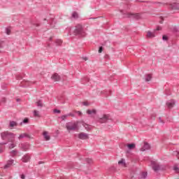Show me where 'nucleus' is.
Masks as SVG:
<instances>
[{
    "label": "nucleus",
    "mask_w": 179,
    "mask_h": 179,
    "mask_svg": "<svg viewBox=\"0 0 179 179\" xmlns=\"http://www.w3.org/2000/svg\"><path fill=\"white\" fill-rule=\"evenodd\" d=\"M86 162L88 164H92V163H93V160L90 158H87Z\"/></svg>",
    "instance_id": "obj_34"
},
{
    "label": "nucleus",
    "mask_w": 179,
    "mask_h": 179,
    "mask_svg": "<svg viewBox=\"0 0 179 179\" xmlns=\"http://www.w3.org/2000/svg\"><path fill=\"white\" fill-rule=\"evenodd\" d=\"M1 129H2V128H1V127H0V131H1Z\"/></svg>",
    "instance_id": "obj_58"
},
{
    "label": "nucleus",
    "mask_w": 179,
    "mask_h": 179,
    "mask_svg": "<svg viewBox=\"0 0 179 179\" xmlns=\"http://www.w3.org/2000/svg\"><path fill=\"white\" fill-rule=\"evenodd\" d=\"M25 178H26V176H25L24 175H23V174L21 175V178H22V179H24Z\"/></svg>",
    "instance_id": "obj_50"
},
{
    "label": "nucleus",
    "mask_w": 179,
    "mask_h": 179,
    "mask_svg": "<svg viewBox=\"0 0 179 179\" xmlns=\"http://www.w3.org/2000/svg\"><path fill=\"white\" fill-rule=\"evenodd\" d=\"M29 122V119L25 118L22 122H21L20 125H22V124H27Z\"/></svg>",
    "instance_id": "obj_33"
},
{
    "label": "nucleus",
    "mask_w": 179,
    "mask_h": 179,
    "mask_svg": "<svg viewBox=\"0 0 179 179\" xmlns=\"http://www.w3.org/2000/svg\"><path fill=\"white\" fill-rule=\"evenodd\" d=\"M162 40H164V41H167V40H169V38L167 37V36L164 35V36H162Z\"/></svg>",
    "instance_id": "obj_39"
},
{
    "label": "nucleus",
    "mask_w": 179,
    "mask_h": 179,
    "mask_svg": "<svg viewBox=\"0 0 179 179\" xmlns=\"http://www.w3.org/2000/svg\"><path fill=\"white\" fill-rule=\"evenodd\" d=\"M56 43V45H61V44H62V41H61V39H57L55 41Z\"/></svg>",
    "instance_id": "obj_30"
},
{
    "label": "nucleus",
    "mask_w": 179,
    "mask_h": 179,
    "mask_svg": "<svg viewBox=\"0 0 179 179\" xmlns=\"http://www.w3.org/2000/svg\"><path fill=\"white\" fill-rule=\"evenodd\" d=\"M78 138L79 139H83V140L89 139V135L86 133L82 132L78 134Z\"/></svg>",
    "instance_id": "obj_9"
},
{
    "label": "nucleus",
    "mask_w": 179,
    "mask_h": 179,
    "mask_svg": "<svg viewBox=\"0 0 179 179\" xmlns=\"http://www.w3.org/2000/svg\"><path fill=\"white\" fill-rule=\"evenodd\" d=\"M177 157H178V159H179V151L178 152Z\"/></svg>",
    "instance_id": "obj_51"
},
{
    "label": "nucleus",
    "mask_w": 179,
    "mask_h": 179,
    "mask_svg": "<svg viewBox=\"0 0 179 179\" xmlns=\"http://www.w3.org/2000/svg\"><path fill=\"white\" fill-rule=\"evenodd\" d=\"M67 131H78L79 129V121L69 122L66 124Z\"/></svg>",
    "instance_id": "obj_2"
},
{
    "label": "nucleus",
    "mask_w": 179,
    "mask_h": 179,
    "mask_svg": "<svg viewBox=\"0 0 179 179\" xmlns=\"http://www.w3.org/2000/svg\"><path fill=\"white\" fill-rule=\"evenodd\" d=\"M31 83L30 81H22L21 83V86H22V87H29Z\"/></svg>",
    "instance_id": "obj_15"
},
{
    "label": "nucleus",
    "mask_w": 179,
    "mask_h": 179,
    "mask_svg": "<svg viewBox=\"0 0 179 179\" xmlns=\"http://www.w3.org/2000/svg\"><path fill=\"white\" fill-rule=\"evenodd\" d=\"M87 114H88V115H96V114H97V110H96V109H88L87 110Z\"/></svg>",
    "instance_id": "obj_14"
},
{
    "label": "nucleus",
    "mask_w": 179,
    "mask_h": 179,
    "mask_svg": "<svg viewBox=\"0 0 179 179\" xmlns=\"http://www.w3.org/2000/svg\"><path fill=\"white\" fill-rule=\"evenodd\" d=\"M127 148L128 149H129V150H132V149H135V144L134 143L127 144Z\"/></svg>",
    "instance_id": "obj_25"
},
{
    "label": "nucleus",
    "mask_w": 179,
    "mask_h": 179,
    "mask_svg": "<svg viewBox=\"0 0 179 179\" xmlns=\"http://www.w3.org/2000/svg\"><path fill=\"white\" fill-rule=\"evenodd\" d=\"M83 106H89V103H87V102H83Z\"/></svg>",
    "instance_id": "obj_47"
},
{
    "label": "nucleus",
    "mask_w": 179,
    "mask_h": 179,
    "mask_svg": "<svg viewBox=\"0 0 179 179\" xmlns=\"http://www.w3.org/2000/svg\"><path fill=\"white\" fill-rule=\"evenodd\" d=\"M157 31H159V30H162V27H157V29H156Z\"/></svg>",
    "instance_id": "obj_48"
},
{
    "label": "nucleus",
    "mask_w": 179,
    "mask_h": 179,
    "mask_svg": "<svg viewBox=\"0 0 179 179\" xmlns=\"http://www.w3.org/2000/svg\"><path fill=\"white\" fill-rule=\"evenodd\" d=\"M34 117H40V112L36 110H34Z\"/></svg>",
    "instance_id": "obj_28"
},
{
    "label": "nucleus",
    "mask_w": 179,
    "mask_h": 179,
    "mask_svg": "<svg viewBox=\"0 0 179 179\" xmlns=\"http://www.w3.org/2000/svg\"><path fill=\"white\" fill-rule=\"evenodd\" d=\"M68 117H75V114L70 113L69 114H67Z\"/></svg>",
    "instance_id": "obj_42"
},
{
    "label": "nucleus",
    "mask_w": 179,
    "mask_h": 179,
    "mask_svg": "<svg viewBox=\"0 0 179 179\" xmlns=\"http://www.w3.org/2000/svg\"><path fill=\"white\" fill-rule=\"evenodd\" d=\"M38 26H40L39 24H36V27H38Z\"/></svg>",
    "instance_id": "obj_57"
},
{
    "label": "nucleus",
    "mask_w": 179,
    "mask_h": 179,
    "mask_svg": "<svg viewBox=\"0 0 179 179\" xmlns=\"http://www.w3.org/2000/svg\"><path fill=\"white\" fill-rule=\"evenodd\" d=\"M13 159L8 160L7 162V164L4 166V169H9V167H10L12 164H13Z\"/></svg>",
    "instance_id": "obj_16"
},
{
    "label": "nucleus",
    "mask_w": 179,
    "mask_h": 179,
    "mask_svg": "<svg viewBox=\"0 0 179 179\" xmlns=\"http://www.w3.org/2000/svg\"><path fill=\"white\" fill-rule=\"evenodd\" d=\"M19 148L22 149L24 152H27L30 149V144L29 143H21L19 145Z\"/></svg>",
    "instance_id": "obj_6"
},
{
    "label": "nucleus",
    "mask_w": 179,
    "mask_h": 179,
    "mask_svg": "<svg viewBox=\"0 0 179 179\" xmlns=\"http://www.w3.org/2000/svg\"><path fill=\"white\" fill-rule=\"evenodd\" d=\"M17 101H20V99H17Z\"/></svg>",
    "instance_id": "obj_55"
},
{
    "label": "nucleus",
    "mask_w": 179,
    "mask_h": 179,
    "mask_svg": "<svg viewBox=\"0 0 179 179\" xmlns=\"http://www.w3.org/2000/svg\"><path fill=\"white\" fill-rule=\"evenodd\" d=\"M82 125L83 127H84V128H85L87 131H90V129H92V128L90 127V125L86 124L84 122L82 123Z\"/></svg>",
    "instance_id": "obj_20"
},
{
    "label": "nucleus",
    "mask_w": 179,
    "mask_h": 179,
    "mask_svg": "<svg viewBox=\"0 0 179 179\" xmlns=\"http://www.w3.org/2000/svg\"><path fill=\"white\" fill-rule=\"evenodd\" d=\"M0 145H1V146H3V145H8V142L1 143Z\"/></svg>",
    "instance_id": "obj_45"
},
{
    "label": "nucleus",
    "mask_w": 179,
    "mask_h": 179,
    "mask_svg": "<svg viewBox=\"0 0 179 179\" xmlns=\"http://www.w3.org/2000/svg\"><path fill=\"white\" fill-rule=\"evenodd\" d=\"M146 177H148V172H142L140 176V178L143 179V178H146Z\"/></svg>",
    "instance_id": "obj_23"
},
{
    "label": "nucleus",
    "mask_w": 179,
    "mask_h": 179,
    "mask_svg": "<svg viewBox=\"0 0 179 179\" xmlns=\"http://www.w3.org/2000/svg\"><path fill=\"white\" fill-rule=\"evenodd\" d=\"M8 148L9 149H13V148H16V144H15L13 142H11V143L8 145Z\"/></svg>",
    "instance_id": "obj_27"
},
{
    "label": "nucleus",
    "mask_w": 179,
    "mask_h": 179,
    "mask_svg": "<svg viewBox=\"0 0 179 179\" xmlns=\"http://www.w3.org/2000/svg\"><path fill=\"white\" fill-rule=\"evenodd\" d=\"M73 34L75 36H79V37H85L86 36V31L81 24H77L74 29Z\"/></svg>",
    "instance_id": "obj_3"
},
{
    "label": "nucleus",
    "mask_w": 179,
    "mask_h": 179,
    "mask_svg": "<svg viewBox=\"0 0 179 179\" xmlns=\"http://www.w3.org/2000/svg\"><path fill=\"white\" fill-rule=\"evenodd\" d=\"M1 101H2V103H5V101H6V99L3 98V99H1Z\"/></svg>",
    "instance_id": "obj_46"
},
{
    "label": "nucleus",
    "mask_w": 179,
    "mask_h": 179,
    "mask_svg": "<svg viewBox=\"0 0 179 179\" xmlns=\"http://www.w3.org/2000/svg\"><path fill=\"white\" fill-rule=\"evenodd\" d=\"M22 161L23 163H27L28 162H30V155L28 154L24 155L22 158Z\"/></svg>",
    "instance_id": "obj_13"
},
{
    "label": "nucleus",
    "mask_w": 179,
    "mask_h": 179,
    "mask_svg": "<svg viewBox=\"0 0 179 179\" xmlns=\"http://www.w3.org/2000/svg\"><path fill=\"white\" fill-rule=\"evenodd\" d=\"M6 34H8L9 36V34H10V29L6 28Z\"/></svg>",
    "instance_id": "obj_37"
},
{
    "label": "nucleus",
    "mask_w": 179,
    "mask_h": 179,
    "mask_svg": "<svg viewBox=\"0 0 179 179\" xmlns=\"http://www.w3.org/2000/svg\"><path fill=\"white\" fill-rule=\"evenodd\" d=\"M51 79H52V80H54L55 82H59V80H61V77L59 76V75H58V73H55L52 76Z\"/></svg>",
    "instance_id": "obj_10"
},
{
    "label": "nucleus",
    "mask_w": 179,
    "mask_h": 179,
    "mask_svg": "<svg viewBox=\"0 0 179 179\" xmlns=\"http://www.w3.org/2000/svg\"><path fill=\"white\" fill-rule=\"evenodd\" d=\"M44 20H47V19L45 18Z\"/></svg>",
    "instance_id": "obj_59"
},
{
    "label": "nucleus",
    "mask_w": 179,
    "mask_h": 179,
    "mask_svg": "<svg viewBox=\"0 0 179 179\" xmlns=\"http://www.w3.org/2000/svg\"><path fill=\"white\" fill-rule=\"evenodd\" d=\"M10 153V156H12V157H15V156H16L17 155V150H13Z\"/></svg>",
    "instance_id": "obj_26"
},
{
    "label": "nucleus",
    "mask_w": 179,
    "mask_h": 179,
    "mask_svg": "<svg viewBox=\"0 0 179 179\" xmlns=\"http://www.w3.org/2000/svg\"><path fill=\"white\" fill-rule=\"evenodd\" d=\"M101 52H103V48H102V46H100L99 48V53L101 54Z\"/></svg>",
    "instance_id": "obj_40"
},
{
    "label": "nucleus",
    "mask_w": 179,
    "mask_h": 179,
    "mask_svg": "<svg viewBox=\"0 0 179 179\" xmlns=\"http://www.w3.org/2000/svg\"><path fill=\"white\" fill-rule=\"evenodd\" d=\"M36 106L38 107L39 108H43L44 106V103H43V101L41 100L36 101Z\"/></svg>",
    "instance_id": "obj_18"
},
{
    "label": "nucleus",
    "mask_w": 179,
    "mask_h": 179,
    "mask_svg": "<svg viewBox=\"0 0 179 179\" xmlns=\"http://www.w3.org/2000/svg\"><path fill=\"white\" fill-rule=\"evenodd\" d=\"M170 8L172 10H178L179 9V3H173L170 4Z\"/></svg>",
    "instance_id": "obj_12"
},
{
    "label": "nucleus",
    "mask_w": 179,
    "mask_h": 179,
    "mask_svg": "<svg viewBox=\"0 0 179 179\" xmlns=\"http://www.w3.org/2000/svg\"><path fill=\"white\" fill-rule=\"evenodd\" d=\"M166 105L168 107V108H173V107L176 106V100L174 99L169 100L166 101Z\"/></svg>",
    "instance_id": "obj_7"
},
{
    "label": "nucleus",
    "mask_w": 179,
    "mask_h": 179,
    "mask_svg": "<svg viewBox=\"0 0 179 179\" xmlns=\"http://www.w3.org/2000/svg\"><path fill=\"white\" fill-rule=\"evenodd\" d=\"M3 47V41L0 42V48H2Z\"/></svg>",
    "instance_id": "obj_44"
},
{
    "label": "nucleus",
    "mask_w": 179,
    "mask_h": 179,
    "mask_svg": "<svg viewBox=\"0 0 179 179\" xmlns=\"http://www.w3.org/2000/svg\"><path fill=\"white\" fill-rule=\"evenodd\" d=\"M159 122H162V124H164V122L162 120V117H159Z\"/></svg>",
    "instance_id": "obj_49"
},
{
    "label": "nucleus",
    "mask_w": 179,
    "mask_h": 179,
    "mask_svg": "<svg viewBox=\"0 0 179 179\" xmlns=\"http://www.w3.org/2000/svg\"><path fill=\"white\" fill-rule=\"evenodd\" d=\"M110 120V115H103L102 117H99L96 120L97 122L100 124H106Z\"/></svg>",
    "instance_id": "obj_4"
},
{
    "label": "nucleus",
    "mask_w": 179,
    "mask_h": 179,
    "mask_svg": "<svg viewBox=\"0 0 179 179\" xmlns=\"http://www.w3.org/2000/svg\"><path fill=\"white\" fill-rule=\"evenodd\" d=\"M118 164H122V166H125V160L122 159L120 161L118 162Z\"/></svg>",
    "instance_id": "obj_31"
},
{
    "label": "nucleus",
    "mask_w": 179,
    "mask_h": 179,
    "mask_svg": "<svg viewBox=\"0 0 179 179\" xmlns=\"http://www.w3.org/2000/svg\"><path fill=\"white\" fill-rule=\"evenodd\" d=\"M126 17H133L134 19H136L138 20L141 19V14L127 13Z\"/></svg>",
    "instance_id": "obj_8"
},
{
    "label": "nucleus",
    "mask_w": 179,
    "mask_h": 179,
    "mask_svg": "<svg viewBox=\"0 0 179 179\" xmlns=\"http://www.w3.org/2000/svg\"><path fill=\"white\" fill-rule=\"evenodd\" d=\"M173 170H174V171H176V173H178L179 169H178V167H177V166H174Z\"/></svg>",
    "instance_id": "obj_43"
},
{
    "label": "nucleus",
    "mask_w": 179,
    "mask_h": 179,
    "mask_svg": "<svg viewBox=\"0 0 179 179\" xmlns=\"http://www.w3.org/2000/svg\"><path fill=\"white\" fill-rule=\"evenodd\" d=\"M43 135L45 140L50 141V139H51V137L48 135V131H43Z\"/></svg>",
    "instance_id": "obj_17"
},
{
    "label": "nucleus",
    "mask_w": 179,
    "mask_h": 179,
    "mask_svg": "<svg viewBox=\"0 0 179 179\" xmlns=\"http://www.w3.org/2000/svg\"><path fill=\"white\" fill-rule=\"evenodd\" d=\"M54 113H57V114H59V113H61V110H58V109H55V110H54Z\"/></svg>",
    "instance_id": "obj_41"
},
{
    "label": "nucleus",
    "mask_w": 179,
    "mask_h": 179,
    "mask_svg": "<svg viewBox=\"0 0 179 179\" xmlns=\"http://www.w3.org/2000/svg\"><path fill=\"white\" fill-rule=\"evenodd\" d=\"M71 17H73V19H78V17H79V15L76 13V11H74L71 15Z\"/></svg>",
    "instance_id": "obj_24"
},
{
    "label": "nucleus",
    "mask_w": 179,
    "mask_h": 179,
    "mask_svg": "<svg viewBox=\"0 0 179 179\" xmlns=\"http://www.w3.org/2000/svg\"><path fill=\"white\" fill-rule=\"evenodd\" d=\"M27 137V134H22L20 135V136L18 137V139H23V138H26Z\"/></svg>",
    "instance_id": "obj_29"
},
{
    "label": "nucleus",
    "mask_w": 179,
    "mask_h": 179,
    "mask_svg": "<svg viewBox=\"0 0 179 179\" xmlns=\"http://www.w3.org/2000/svg\"><path fill=\"white\" fill-rule=\"evenodd\" d=\"M0 179H2V178H0Z\"/></svg>",
    "instance_id": "obj_60"
},
{
    "label": "nucleus",
    "mask_w": 179,
    "mask_h": 179,
    "mask_svg": "<svg viewBox=\"0 0 179 179\" xmlns=\"http://www.w3.org/2000/svg\"><path fill=\"white\" fill-rule=\"evenodd\" d=\"M74 113L76 114H78L80 117L82 115V112H80L79 110H75Z\"/></svg>",
    "instance_id": "obj_38"
},
{
    "label": "nucleus",
    "mask_w": 179,
    "mask_h": 179,
    "mask_svg": "<svg viewBox=\"0 0 179 179\" xmlns=\"http://www.w3.org/2000/svg\"><path fill=\"white\" fill-rule=\"evenodd\" d=\"M17 79H22V77L21 76H17Z\"/></svg>",
    "instance_id": "obj_53"
},
{
    "label": "nucleus",
    "mask_w": 179,
    "mask_h": 179,
    "mask_svg": "<svg viewBox=\"0 0 179 179\" xmlns=\"http://www.w3.org/2000/svg\"><path fill=\"white\" fill-rule=\"evenodd\" d=\"M51 40H52V37H50V38H49V41H51Z\"/></svg>",
    "instance_id": "obj_54"
},
{
    "label": "nucleus",
    "mask_w": 179,
    "mask_h": 179,
    "mask_svg": "<svg viewBox=\"0 0 179 179\" xmlns=\"http://www.w3.org/2000/svg\"><path fill=\"white\" fill-rule=\"evenodd\" d=\"M41 163H43V162H40L38 163V164H41Z\"/></svg>",
    "instance_id": "obj_56"
},
{
    "label": "nucleus",
    "mask_w": 179,
    "mask_h": 179,
    "mask_svg": "<svg viewBox=\"0 0 179 179\" xmlns=\"http://www.w3.org/2000/svg\"><path fill=\"white\" fill-rule=\"evenodd\" d=\"M145 82H150V80H152V75L146 74L145 76Z\"/></svg>",
    "instance_id": "obj_19"
},
{
    "label": "nucleus",
    "mask_w": 179,
    "mask_h": 179,
    "mask_svg": "<svg viewBox=\"0 0 179 179\" xmlns=\"http://www.w3.org/2000/svg\"><path fill=\"white\" fill-rule=\"evenodd\" d=\"M68 114L67 115H62V117H61V119H62V121H65V120H66V118H68Z\"/></svg>",
    "instance_id": "obj_32"
},
{
    "label": "nucleus",
    "mask_w": 179,
    "mask_h": 179,
    "mask_svg": "<svg viewBox=\"0 0 179 179\" xmlns=\"http://www.w3.org/2000/svg\"><path fill=\"white\" fill-rule=\"evenodd\" d=\"M152 169L154 171H159L160 170H163V168H162V165L159 164V163L153 161L152 162Z\"/></svg>",
    "instance_id": "obj_5"
},
{
    "label": "nucleus",
    "mask_w": 179,
    "mask_h": 179,
    "mask_svg": "<svg viewBox=\"0 0 179 179\" xmlns=\"http://www.w3.org/2000/svg\"><path fill=\"white\" fill-rule=\"evenodd\" d=\"M15 134L10 131H3L1 133V138L3 141H8V142H15Z\"/></svg>",
    "instance_id": "obj_1"
},
{
    "label": "nucleus",
    "mask_w": 179,
    "mask_h": 179,
    "mask_svg": "<svg viewBox=\"0 0 179 179\" xmlns=\"http://www.w3.org/2000/svg\"><path fill=\"white\" fill-rule=\"evenodd\" d=\"M4 150H5V147L0 145V154L3 153Z\"/></svg>",
    "instance_id": "obj_35"
},
{
    "label": "nucleus",
    "mask_w": 179,
    "mask_h": 179,
    "mask_svg": "<svg viewBox=\"0 0 179 179\" xmlns=\"http://www.w3.org/2000/svg\"><path fill=\"white\" fill-rule=\"evenodd\" d=\"M83 59H85V61H87V57H83Z\"/></svg>",
    "instance_id": "obj_52"
},
{
    "label": "nucleus",
    "mask_w": 179,
    "mask_h": 179,
    "mask_svg": "<svg viewBox=\"0 0 179 179\" xmlns=\"http://www.w3.org/2000/svg\"><path fill=\"white\" fill-rule=\"evenodd\" d=\"M150 149V145L148 143H144L143 146L140 149L141 152H145V150H149Z\"/></svg>",
    "instance_id": "obj_11"
},
{
    "label": "nucleus",
    "mask_w": 179,
    "mask_h": 179,
    "mask_svg": "<svg viewBox=\"0 0 179 179\" xmlns=\"http://www.w3.org/2000/svg\"><path fill=\"white\" fill-rule=\"evenodd\" d=\"M85 82H89V78L85 77L83 79L82 83H85Z\"/></svg>",
    "instance_id": "obj_36"
},
{
    "label": "nucleus",
    "mask_w": 179,
    "mask_h": 179,
    "mask_svg": "<svg viewBox=\"0 0 179 179\" xmlns=\"http://www.w3.org/2000/svg\"><path fill=\"white\" fill-rule=\"evenodd\" d=\"M147 37L148 38H153V37H155V34L152 33L150 31H148L147 33Z\"/></svg>",
    "instance_id": "obj_21"
},
{
    "label": "nucleus",
    "mask_w": 179,
    "mask_h": 179,
    "mask_svg": "<svg viewBox=\"0 0 179 179\" xmlns=\"http://www.w3.org/2000/svg\"><path fill=\"white\" fill-rule=\"evenodd\" d=\"M10 128H13V127H17V122L15 121H10L9 124Z\"/></svg>",
    "instance_id": "obj_22"
}]
</instances>
